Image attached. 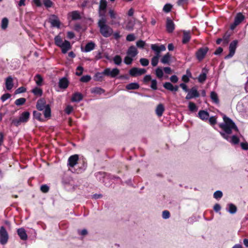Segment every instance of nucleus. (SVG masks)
Returning <instances> with one entry per match:
<instances>
[{
  "instance_id": "f257e3e1",
  "label": "nucleus",
  "mask_w": 248,
  "mask_h": 248,
  "mask_svg": "<svg viewBox=\"0 0 248 248\" xmlns=\"http://www.w3.org/2000/svg\"><path fill=\"white\" fill-rule=\"evenodd\" d=\"M223 119L224 123L220 124L219 126L224 130V133L220 132L221 135L224 139L231 142L233 144H237L239 141V140L237 137L233 136L230 137L228 136L229 134L232 133V129L237 131V127L232 121L226 115H223Z\"/></svg>"
},
{
  "instance_id": "f03ea898",
  "label": "nucleus",
  "mask_w": 248,
  "mask_h": 248,
  "mask_svg": "<svg viewBox=\"0 0 248 248\" xmlns=\"http://www.w3.org/2000/svg\"><path fill=\"white\" fill-rule=\"evenodd\" d=\"M98 27L100 34L105 38H108L112 35L113 29L107 24V21L97 22Z\"/></svg>"
},
{
  "instance_id": "7ed1b4c3",
  "label": "nucleus",
  "mask_w": 248,
  "mask_h": 248,
  "mask_svg": "<svg viewBox=\"0 0 248 248\" xmlns=\"http://www.w3.org/2000/svg\"><path fill=\"white\" fill-rule=\"evenodd\" d=\"M37 109L39 111L44 110V114L46 118H49L51 116V109L50 106L46 104L45 99L41 98L39 99L36 105Z\"/></svg>"
},
{
  "instance_id": "20e7f679",
  "label": "nucleus",
  "mask_w": 248,
  "mask_h": 248,
  "mask_svg": "<svg viewBox=\"0 0 248 248\" xmlns=\"http://www.w3.org/2000/svg\"><path fill=\"white\" fill-rule=\"evenodd\" d=\"M108 15L111 19V24L112 25H120L121 17L118 15L117 12L113 9L110 8L108 10Z\"/></svg>"
},
{
  "instance_id": "39448f33",
  "label": "nucleus",
  "mask_w": 248,
  "mask_h": 248,
  "mask_svg": "<svg viewBox=\"0 0 248 248\" xmlns=\"http://www.w3.org/2000/svg\"><path fill=\"white\" fill-rule=\"evenodd\" d=\"M209 48L206 46L200 48L195 54L197 60L199 61H202L204 58Z\"/></svg>"
},
{
  "instance_id": "423d86ee",
  "label": "nucleus",
  "mask_w": 248,
  "mask_h": 248,
  "mask_svg": "<svg viewBox=\"0 0 248 248\" xmlns=\"http://www.w3.org/2000/svg\"><path fill=\"white\" fill-rule=\"evenodd\" d=\"M9 236L7 231L3 226L0 228V243L2 245H5L7 243Z\"/></svg>"
},
{
  "instance_id": "0eeeda50",
  "label": "nucleus",
  "mask_w": 248,
  "mask_h": 248,
  "mask_svg": "<svg viewBox=\"0 0 248 248\" xmlns=\"http://www.w3.org/2000/svg\"><path fill=\"white\" fill-rule=\"evenodd\" d=\"M245 19L244 16L241 13H237L235 17L234 21L233 24L231 25L230 28L231 30H234L235 27L240 24Z\"/></svg>"
},
{
  "instance_id": "6e6552de",
  "label": "nucleus",
  "mask_w": 248,
  "mask_h": 248,
  "mask_svg": "<svg viewBox=\"0 0 248 248\" xmlns=\"http://www.w3.org/2000/svg\"><path fill=\"white\" fill-rule=\"evenodd\" d=\"M237 44V40H234L230 43L229 46V53L225 57V59L231 58L234 55Z\"/></svg>"
},
{
  "instance_id": "1a4fd4ad",
  "label": "nucleus",
  "mask_w": 248,
  "mask_h": 248,
  "mask_svg": "<svg viewBox=\"0 0 248 248\" xmlns=\"http://www.w3.org/2000/svg\"><path fill=\"white\" fill-rule=\"evenodd\" d=\"M151 49L155 52V56L160 57V53L161 51L166 50V46L164 45L152 44L151 46Z\"/></svg>"
},
{
  "instance_id": "9d476101",
  "label": "nucleus",
  "mask_w": 248,
  "mask_h": 248,
  "mask_svg": "<svg viewBox=\"0 0 248 248\" xmlns=\"http://www.w3.org/2000/svg\"><path fill=\"white\" fill-rule=\"evenodd\" d=\"M129 74L132 77H136L146 73V70L144 68L133 67L129 70Z\"/></svg>"
},
{
  "instance_id": "9b49d317",
  "label": "nucleus",
  "mask_w": 248,
  "mask_h": 248,
  "mask_svg": "<svg viewBox=\"0 0 248 248\" xmlns=\"http://www.w3.org/2000/svg\"><path fill=\"white\" fill-rule=\"evenodd\" d=\"M119 73L120 70L117 68H113L112 70L109 68H106L103 71L104 75L107 76H110L111 78L115 77L119 74Z\"/></svg>"
},
{
  "instance_id": "f8f14e48",
  "label": "nucleus",
  "mask_w": 248,
  "mask_h": 248,
  "mask_svg": "<svg viewBox=\"0 0 248 248\" xmlns=\"http://www.w3.org/2000/svg\"><path fill=\"white\" fill-rule=\"evenodd\" d=\"M200 94L197 91V89L195 87H192L189 91H188L186 99L189 100L193 98L198 97Z\"/></svg>"
},
{
  "instance_id": "ddd939ff",
  "label": "nucleus",
  "mask_w": 248,
  "mask_h": 248,
  "mask_svg": "<svg viewBox=\"0 0 248 248\" xmlns=\"http://www.w3.org/2000/svg\"><path fill=\"white\" fill-rule=\"evenodd\" d=\"M78 155L70 156L68 160V165L70 167H74L78 163Z\"/></svg>"
},
{
  "instance_id": "4468645a",
  "label": "nucleus",
  "mask_w": 248,
  "mask_h": 248,
  "mask_svg": "<svg viewBox=\"0 0 248 248\" xmlns=\"http://www.w3.org/2000/svg\"><path fill=\"white\" fill-rule=\"evenodd\" d=\"M69 84L68 80L66 78H62L59 80V87L62 89H65L68 87Z\"/></svg>"
},
{
  "instance_id": "2eb2a0df",
  "label": "nucleus",
  "mask_w": 248,
  "mask_h": 248,
  "mask_svg": "<svg viewBox=\"0 0 248 248\" xmlns=\"http://www.w3.org/2000/svg\"><path fill=\"white\" fill-rule=\"evenodd\" d=\"M60 47L61 48L62 52L65 54L71 48V46L69 41L64 40Z\"/></svg>"
},
{
  "instance_id": "dca6fc26",
  "label": "nucleus",
  "mask_w": 248,
  "mask_h": 248,
  "mask_svg": "<svg viewBox=\"0 0 248 248\" xmlns=\"http://www.w3.org/2000/svg\"><path fill=\"white\" fill-rule=\"evenodd\" d=\"M138 52L137 49L134 46H130L128 48L126 52L127 55L133 58L135 57L138 54Z\"/></svg>"
},
{
  "instance_id": "f3484780",
  "label": "nucleus",
  "mask_w": 248,
  "mask_h": 248,
  "mask_svg": "<svg viewBox=\"0 0 248 248\" xmlns=\"http://www.w3.org/2000/svg\"><path fill=\"white\" fill-rule=\"evenodd\" d=\"M174 24L173 22L170 19H167L166 29L169 32H172L174 30Z\"/></svg>"
},
{
  "instance_id": "a211bd4d",
  "label": "nucleus",
  "mask_w": 248,
  "mask_h": 248,
  "mask_svg": "<svg viewBox=\"0 0 248 248\" xmlns=\"http://www.w3.org/2000/svg\"><path fill=\"white\" fill-rule=\"evenodd\" d=\"M5 86L7 90H11L13 88L14 84L13 79L12 77L9 76L6 78Z\"/></svg>"
},
{
  "instance_id": "6ab92c4d",
  "label": "nucleus",
  "mask_w": 248,
  "mask_h": 248,
  "mask_svg": "<svg viewBox=\"0 0 248 248\" xmlns=\"http://www.w3.org/2000/svg\"><path fill=\"white\" fill-rule=\"evenodd\" d=\"M198 116L201 120L206 121L209 119V114L207 111L202 110L199 111Z\"/></svg>"
},
{
  "instance_id": "aec40b11",
  "label": "nucleus",
  "mask_w": 248,
  "mask_h": 248,
  "mask_svg": "<svg viewBox=\"0 0 248 248\" xmlns=\"http://www.w3.org/2000/svg\"><path fill=\"white\" fill-rule=\"evenodd\" d=\"M17 232L21 240H26L27 239L28 236L24 228H21L18 229L17 231Z\"/></svg>"
},
{
  "instance_id": "412c9836",
  "label": "nucleus",
  "mask_w": 248,
  "mask_h": 248,
  "mask_svg": "<svg viewBox=\"0 0 248 248\" xmlns=\"http://www.w3.org/2000/svg\"><path fill=\"white\" fill-rule=\"evenodd\" d=\"M69 16L71 17V19L73 20L80 19L81 18V16L80 13L78 11H74L70 12L68 14Z\"/></svg>"
},
{
  "instance_id": "4be33fe9",
  "label": "nucleus",
  "mask_w": 248,
  "mask_h": 248,
  "mask_svg": "<svg viewBox=\"0 0 248 248\" xmlns=\"http://www.w3.org/2000/svg\"><path fill=\"white\" fill-rule=\"evenodd\" d=\"M191 38L190 31H184L182 42L183 44H186L188 42Z\"/></svg>"
},
{
  "instance_id": "5701e85b",
  "label": "nucleus",
  "mask_w": 248,
  "mask_h": 248,
  "mask_svg": "<svg viewBox=\"0 0 248 248\" xmlns=\"http://www.w3.org/2000/svg\"><path fill=\"white\" fill-rule=\"evenodd\" d=\"M30 114L28 111L23 112L19 117L20 121L23 123H26L30 117Z\"/></svg>"
},
{
  "instance_id": "b1692460",
  "label": "nucleus",
  "mask_w": 248,
  "mask_h": 248,
  "mask_svg": "<svg viewBox=\"0 0 248 248\" xmlns=\"http://www.w3.org/2000/svg\"><path fill=\"white\" fill-rule=\"evenodd\" d=\"M83 98V96L81 93H76L73 94L71 100L73 102H78L80 101Z\"/></svg>"
},
{
  "instance_id": "393cba45",
  "label": "nucleus",
  "mask_w": 248,
  "mask_h": 248,
  "mask_svg": "<svg viewBox=\"0 0 248 248\" xmlns=\"http://www.w3.org/2000/svg\"><path fill=\"white\" fill-rule=\"evenodd\" d=\"M164 110V106L162 104H159L156 108L155 113L158 116L160 117L162 115Z\"/></svg>"
},
{
  "instance_id": "a878e982",
  "label": "nucleus",
  "mask_w": 248,
  "mask_h": 248,
  "mask_svg": "<svg viewBox=\"0 0 248 248\" xmlns=\"http://www.w3.org/2000/svg\"><path fill=\"white\" fill-rule=\"evenodd\" d=\"M95 44L93 42L88 43L85 46L84 51L85 52H88L93 50L95 47Z\"/></svg>"
},
{
  "instance_id": "bb28decb",
  "label": "nucleus",
  "mask_w": 248,
  "mask_h": 248,
  "mask_svg": "<svg viewBox=\"0 0 248 248\" xmlns=\"http://www.w3.org/2000/svg\"><path fill=\"white\" fill-rule=\"evenodd\" d=\"M171 58V55L169 53L164 55L161 59V62L163 64L169 63Z\"/></svg>"
},
{
  "instance_id": "cd10ccee",
  "label": "nucleus",
  "mask_w": 248,
  "mask_h": 248,
  "mask_svg": "<svg viewBox=\"0 0 248 248\" xmlns=\"http://www.w3.org/2000/svg\"><path fill=\"white\" fill-rule=\"evenodd\" d=\"M126 90H136L140 88V85L138 83L133 82L127 84L125 87Z\"/></svg>"
},
{
  "instance_id": "c85d7f7f",
  "label": "nucleus",
  "mask_w": 248,
  "mask_h": 248,
  "mask_svg": "<svg viewBox=\"0 0 248 248\" xmlns=\"http://www.w3.org/2000/svg\"><path fill=\"white\" fill-rule=\"evenodd\" d=\"M34 80L38 86H41L43 84V78L39 74H37L34 77Z\"/></svg>"
},
{
  "instance_id": "c756f323",
  "label": "nucleus",
  "mask_w": 248,
  "mask_h": 248,
  "mask_svg": "<svg viewBox=\"0 0 248 248\" xmlns=\"http://www.w3.org/2000/svg\"><path fill=\"white\" fill-rule=\"evenodd\" d=\"M53 18L50 19V22L51 23V25L53 27L59 28L60 27L59 20L56 17H55L54 16H53Z\"/></svg>"
},
{
  "instance_id": "7c9ffc66",
  "label": "nucleus",
  "mask_w": 248,
  "mask_h": 248,
  "mask_svg": "<svg viewBox=\"0 0 248 248\" xmlns=\"http://www.w3.org/2000/svg\"><path fill=\"white\" fill-rule=\"evenodd\" d=\"M105 12L106 11L103 10H99L98 15L100 17L98 21V22H102L104 21H107V18L105 16Z\"/></svg>"
},
{
  "instance_id": "2f4dec72",
  "label": "nucleus",
  "mask_w": 248,
  "mask_h": 248,
  "mask_svg": "<svg viewBox=\"0 0 248 248\" xmlns=\"http://www.w3.org/2000/svg\"><path fill=\"white\" fill-rule=\"evenodd\" d=\"M31 92L37 96H41L43 94V91L41 89L38 87H35L33 88Z\"/></svg>"
},
{
  "instance_id": "473e14b6",
  "label": "nucleus",
  "mask_w": 248,
  "mask_h": 248,
  "mask_svg": "<svg viewBox=\"0 0 248 248\" xmlns=\"http://www.w3.org/2000/svg\"><path fill=\"white\" fill-rule=\"evenodd\" d=\"M107 7V2L106 0H100L99 6V10L106 11Z\"/></svg>"
},
{
  "instance_id": "72a5a7b5",
  "label": "nucleus",
  "mask_w": 248,
  "mask_h": 248,
  "mask_svg": "<svg viewBox=\"0 0 248 248\" xmlns=\"http://www.w3.org/2000/svg\"><path fill=\"white\" fill-rule=\"evenodd\" d=\"M54 41L55 45L59 47H60L64 42L60 35H57L55 37Z\"/></svg>"
},
{
  "instance_id": "f704fd0d",
  "label": "nucleus",
  "mask_w": 248,
  "mask_h": 248,
  "mask_svg": "<svg viewBox=\"0 0 248 248\" xmlns=\"http://www.w3.org/2000/svg\"><path fill=\"white\" fill-rule=\"evenodd\" d=\"M210 97L212 100L213 102L216 104H218L219 103V100L218 98V95L215 92H212L210 93Z\"/></svg>"
},
{
  "instance_id": "c9c22d12",
  "label": "nucleus",
  "mask_w": 248,
  "mask_h": 248,
  "mask_svg": "<svg viewBox=\"0 0 248 248\" xmlns=\"http://www.w3.org/2000/svg\"><path fill=\"white\" fill-rule=\"evenodd\" d=\"M104 92L105 91L100 87H95L91 89V93H93L101 94Z\"/></svg>"
},
{
  "instance_id": "e433bc0d",
  "label": "nucleus",
  "mask_w": 248,
  "mask_h": 248,
  "mask_svg": "<svg viewBox=\"0 0 248 248\" xmlns=\"http://www.w3.org/2000/svg\"><path fill=\"white\" fill-rule=\"evenodd\" d=\"M104 74L103 72H97L96 73L94 76V80L96 81H101L103 79V76Z\"/></svg>"
},
{
  "instance_id": "4c0bfd02",
  "label": "nucleus",
  "mask_w": 248,
  "mask_h": 248,
  "mask_svg": "<svg viewBox=\"0 0 248 248\" xmlns=\"http://www.w3.org/2000/svg\"><path fill=\"white\" fill-rule=\"evenodd\" d=\"M229 209L228 212L232 214H233L236 212L237 211V208L236 206H235L232 203H230L228 204Z\"/></svg>"
},
{
  "instance_id": "58836bf2",
  "label": "nucleus",
  "mask_w": 248,
  "mask_h": 248,
  "mask_svg": "<svg viewBox=\"0 0 248 248\" xmlns=\"http://www.w3.org/2000/svg\"><path fill=\"white\" fill-rule=\"evenodd\" d=\"M33 116L35 119L36 120L39 121H43V119L42 117V114L40 112L34 111L33 112Z\"/></svg>"
},
{
  "instance_id": "ea45409f",
  "label": "nucleus",
  "mask_w": 248,
  "mask_h": 248,
  "mask_svg": "<svg viewBox=\"0 0 248 248\" xmlns=\"http://www.w3.org/2000/svg\"><path fill=\"white\" fill-rule=\"evenodd\" d=\"M189 110L191 112L196 111L198 109V108L194 103L190 102L188 104Z\"/></svg>"
},
{
  "instance_id": "a19ab883",
  "label": "nucleus",
  "mask_w": 248,
  "mask_h": 248,
  "mask_svg": "<svg viewBox=\"0 0 248 248\" xmlns=\"http://www.w3.org/2000/svg\"><path fill=\"white\" fill-rule=\"evenodd\" d=\"M206 79V73L205 72H202L198 77V81L201 82H203Z\"/></svg>"
},
{
  "instance_id": "79ce46f5",
  "label": "nucleus",
  "mask_w": 248,
  "mask_h": 248,
  "mask_svg": "<svg viewBox=\"0 0 248 248\" xmlns=\"http://www.w3.org/2000/svg\"><path fill=\"white\" fill-rule=\"evenodd\" d=\"M155 75L156 77L159 78H161L163 76V70L160 67H158L155 70Z\"/></svg>"
},
{
  "instance_id": "37998d69",
  "label": "nucleus",
  "mask_w": 248,
  "mask_h": 248,
  "mask_svg": "<svg viewBox=\"0 0 248 248\" xmlns=\"http://www.w3.org/2000/svg\"><path fill=\"white\" fill-rule=\"evenodd\" d=\"M133 61V58L127 55L124 59V62L127 65L131 64Z\"/></svg>"
},
{
  "instance_id": "c03bdc74",
  "label": "nucleus",
  "mask_w": 248,
  "mask_h": 248,
  "mask_svg": "<svg viewBox=\"0 0 248 248\" xmlns=\"http://www.w3.org/2000/svg\"><path fill=\"white\" fill-rule=\"evenodd\" d=\"M26 102V99L24 98H20L15 101V104L16 106H20L23 105Z\"/></svg>"
},
{
  "instance_id": "a18cd8bd",
  "label": "nucleus",
  "mask_w": 248,
  "mask_h": 248,
  "mask_svg": "<svg viewBox=\"0 0 248 248\" xmlns=\"http://www.w3.org/2000/svg\"><path fill=\"white\" fill-rule=\"evenodd\" d=\"M122 61V58L119 55H116L113 58V62L116 65H120Z\"/></svg>"
},
{
  "instance_id": "49530a36",
  "label": "nucleus",
  "mask_w": 248,
  "mask_h": 248,
  "mask_svg": "<svg viewBox=\"0 0 248 248\" xmlns=\"http://www.w3.org/2000/svg\"><path fill=\"white\" fill-rule=\"evenodd\" d=\"M159 58V56L155 55L152 58L151 60V64L153 66H155L157 65L158 62Z\"/></svg>"
},
{
  "instance_id": "de8ad7c7",
  "label": "nucleus",
  "mask_w": 248,
  "mask_h": 248,
  "mask_svg": "<svg viewBox=\"0 0 248 248\" xmlns=\"http://www.w3.org/2000/svg\"><path fill=\"white\" fill-rule=\"evenodd\" d=\"M163 86L165 89H166L169 91H172L173 86L170 82H165Z\"/></svg>"
},
{
  "instance_id": "09e8293b",
  "label": "nucleus",
  "mask_w": 248,
  "mask_h": 248,
  "mask_svg": "<svg viewBox=\"0 0 248 248\" xmlns=\"http://www.w3.org/2000/svg\"><path fill=\"white\" fill-rule=\"evenodd\" d=\"M223 196L222 192L220 190L216 191L214 193V198L216 199H220Z\"/></svg>"
},
{
  "instance_id": "8fccbe9b",
  "label": "nucleus",
  "mask_w": 248,
  "mask_h": 248,
  "mask_svg": "<svg viewBox=\"0 0 248 248\" xmlns=\"http://www.w3.org/2000/svg\"><path fill=\"white\" fill-rule=\"evenodd\" d=\"M140 64L143 66H146L149 63V60L146 58H141L140 60Z\"/></svg>"
},
{
  "instance_id": "3c124183",
  "label": "nucleus",
  "mask_w": 248,
  "mask_h": 248,
  "mask_svg": "<svg viewBox=\"0 0 248 248\" xmlns=\"http://www.w3.org/2000/svg\"><path fill=\"white\" fill-rule=\"evenodd\" d=\"M8 24V20L6 18H4L2 19L1 21V28L3 29H5L7 27Z\"/></svg>"
},
{
  "instance_id": "603ef678",
  "label": "nucleus",
  "mask_w": 248,
  "mask_h": 248,
  "mask_svg": "<svg viewBox=\"0 0 248 248\" xmlns=\"http://www.w3.org/2000/svg\"><path fill=\"white\" fill-rule=\"evenodd\" d=\"M172 8V5L170 4H166L163 7V11L166 13H168L170 11Z\"/></svg>"
},
{
  "instance_id": "864d4df0",
  "label": "nucleus",
  "mask_w": 248,
  "mask_h": 248,
  "mask_svg": "<svg viewBox=\"0 0 248 248\" xmlns=\"http://www.w3.org/2000/svg\"><path fill=\"white\" fill-rule=\"evenodd\" d=\"M91 79L90 76L86 75L80 78V81L83 82H87Z\"/></svg>"
},
{
  "instance_id": "5fc2aeb1",
  "label": "nucleus",
  "mask_w": 248,
  "mask_h": 248,
  "mask_svg": "<svg viewBox=\"0 0 248 248\" xmlns=\"http://www.w3.org/2000/svg\"><path fill=\"white\" fill-rule=\"evenodd\" d=\"M145 45V42L142 40H139L136 42V46L139 48H143Z\"/></svg>"
},
{
  "instance_id": "6e6d98bb",
  "label": "nucleus",
  "mask_w": 248,
  "mask_h": 248,
  "mask_svg": "<svg viewBox=\"0 0 248 248\" xmlns=\"http://www.w3.org/2000/svg\"><path fill=\"white\" fill-rule=\"evenodd\" d=\"M222 41H223L224 44H227L228 43V37H223V39L219 38L217 40L216 43L217 45H219Z\"/></svg>"
},
{
  "instance_id": "4d7b16f0",
  "label": "nucleus",
  "mask_w": 248,
  "mask_h": 248,
  "mask_svg": "<svg viewBox=\"0 0 248 248\" xmlns=\"http://www.w3.org/2000/svg\"><path fill=\"white\" fill-rule=\"evenodd\" d=\"M136 37L134 34H129L127 35L126 39L127 41H133L135 40Z\"/></svg>"
},
{
  "instance_id": "13d9d810",
  "label": "nucleus",
  "mask_w": 248,
  "mask_h": 248,
  "mask_svg": "<svg viewBox=\"0 0 248 248\" xmlns=\"http://www.w3.org/2000/svg\"><path fill=\"white\" fill-rule=\"evenodd\" d=\"M208 119L210 124L212 125H215L217 123V118L216 116H212Z\"/></svg>"
},
{
  "instance_id": "bf43d9fd",
  "label": "nucleus",
  "mask_w": 248,
  "mask_h": 248,
  "mask_svg": "<svg viewBox=\"0 0 248 248\" xmlns=\"http://www.w3.org/2000/svg\"><path fill=\"white\" fill-rule=\"evenodd\" d=\"M21 123H23L20 121L19 118V119H14L12 121V124L16 126H18Z\"/></svg>"
},
{
  "instance_id": "052dcab7",
  "label": "nucleus",
  "mask_w": 248,
  "mask_h": 248,
  "mask_svg": "<svg viewBox=\"0 0 248 248\" xmlns=\"http://www.w3.org/2000/svg\"><path fill=\"white\" fill-rule=\"evenodd\" d=\"M134 27V24L129 21L125 26V29L128 31H131L133 30Z\"/></svg>"
},
{
  "instance_id": "680f3d73",
  "label": "nucleus",
  "mask_w": 248,
  "mask_h": 248,
  "mask_svg": "<svg viewBox=\"0 0 248 248\" xmlns=\"http://www.w3.org/2000/svg\"><path fill=\"white\" fill-rule=\"evenodd\" d=\"M44 4L47 8L51 7L52 5V2L50 0H43Z\"/></svg>"
},
{
  "instance_id": "e2e57ef3",
  "label": "nucleus",
  "mask_w": 248,
  "mask_h": 248,
  "mask_svg": "<svg viewBox=\"0 0 248 248\" xmlns=\"http://www.w3.org/2000/svg\"><path fill=\"white\" fill-rule=\"evenodd\" d=\"M83 68L82 66H78L77 68V71L76 74L77 76H81L82 74Z\"/></svg>"
},
{
  "instance_id": "0e129e2a",
  "label": "nucleus",
  "mask_w": 248,
  "mask_h": 248,
  "mask_svg": "<svg viewBox=\"0 0 248 248\" xmlns=\"http://www.w3.org/2000/svg\"><path fill=\"white\" fill-rule=\"evenodd\" d=\"M73 110V108L71 105H68L65 109V112L67 114H70Z\"/></svg>"
},
{
  "instance_id": "69168bd1",
  "label": "nucleus",
  "mask_w": 248,
  "mask_h": 248,
  "mask_svg": "<svg viewBox=\"0 0 248 248\" xmlns=\"http://www.w3.org/2000/svg\"><path fill=\"white\" fill-rule=\"evenodd\" d=\"M151 87L153 90L157 89V81L155 79H152L151 80Z\"/></svg>"
},
{
  "instance_id": "338daca9",
  "label": "nucleus",
  "mask_w": 248,
  "mask_h": 248,
  "mask_svg": "<svg viewBox=\"0 0 248 248\" xmlns=\"http://www.w3.org/2000/svg\"><path fill=\"white\" fill-rule=\"evenodd\" d=\"M41 190L44 193H46L49 190V187L46 185H43L41 186Z\"/></svg>"
},
{
  "instance_id": "774afa93",
  "label": "nucleus",
  "mask_w": 248,
  "mask_h": 248,
  "mask_svg": "<svg viewBox=\"0 0 248 248\" xmlns=\"http://www.w3.org/2000/svg\"><path fill=\"white\" fill-rule=\"evenodd\" d=\"M170 212L167 210H165L162 213V217L164 219H167L170 217Z\"/></svg>"
}]
</instances>
